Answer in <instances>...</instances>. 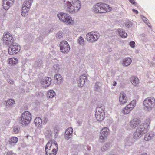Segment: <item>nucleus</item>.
Here are the masks:
<instances>
[{
    "mask_svg": "<svg viewBox=\"0 0 155 155\" xmlns=\"http://www.w3.org/2000/svg\"><path fill=\"white\" fill-rule=\"evenodd\" d=\"M130 46L132 48H134L135 46V42L134 41H131L129 43Z\"/></svg>",
    "mask_w": 155,
    "mask_h": 155,
    "instance_id": "obj_44",
    "label": "nucleus"
},
{
    "mask_svg": "<svg viewBox=\"0 0 155 155\" xmlns=\"http://www.w3.org/2000/svg\"><path fill=\"white\" fill-rule=\"evenodd\" d=\"M112 144L110 142H107L105 143L104 145L102 147V150H107L109 149L111 147Z\"/></svg>",
    "mask_w": 155,
    "mask_h": 155,
    "instance_id": "obj_29",
    "label": "nucleus"
},
{
    "mask_svg": "<svg viewBox=\"0 0 155 155\" xmlns=\"http://www.w3.org/2000/svg\"><path fill=\"white\" fill-rule=\"evenodd\" d=\"M141 17L143 21L147 25H148L147 19L143 15H141Z\"/></svg>",
    "mask_w": 155,
    "mask_h": 155,
    "instance_id": "obj_42",
    "label": "nucleus"
},
{
    "mask_svg": "<svg viewBox=\"0 0 155 155\" xmlns=\"http://www.w3.org/2000/svg\"><path fill=\"white\" fill-rule=\"evenodd\" d=\"M100 36L99 34L97 32H90L86 34V39L90 42L93 43L98 39Z\"/></svg>",
    "mask_w": 155,
    "mask_h": 155,
    "instance_id": "obj_8",
    "label": "nucleus"
},
{
    "mask_svg": "<svg viewBox=\"0 0 155 155\" xmlns=\"http://www.w3.org/2000/svg\"><path fill=\"white\" fill-rule=\"evenodd\" d=\"M131 83L134 86H137L139 83V80L136 77H133L131 80Z\"/></svg>",
    "mask_w": 155,
    "mask_h": 155,
    "instance_id": "obj_28",
    "label": "nucleus"
},
{
    "mask_svg": "<svg viewBox=\"0 0 155 155\" xmlns=\"http://www.w3.org/2000/svg\"><path fill=\"white\" fill-rule=\"evenodd\" d=\"M50 150H54L53 152H55L58 150V145L57 142L54 140H50L47 143L45 147Z\"/></svg>",
    "mask_w": 155,
    "mask_h": 155,
    "instance_id": "obj_13",
    "label": "nucleus"
},
{
    "mask_svg": "<svg viewBox=\"0 0 155 155\" xmlns=\"http://www.w3.org/2000/svg\"><path fill=\"white\" fill-rule=\"evenodd\" d=\"M93 9L97 13H105L110 12L111 8L107 4L98 3L93 7Z\"/></svg>",
    "mask_w": 155,
    "mask_h": 155,
    "instance_id": "obj_3",
    "label": "nucleus"
},
{
    "mask_svg": "<svg viewBox=\"0 0 155 155\" xmlns=\"http://www.w3.org/2000/svg\"><path fill=\"white\" fill-rule=\"evenodd\" d=\"M132 62L131 59L129 57H126L123 59L122 64L124 67L129 66Z\"/></svg>",
    "mask_w": 155,
    "mask_h": 155,
    "instance_id": "obj_18",
    "label": "nucleus"
},
{
    "mask_svg": "<svg viewBox=\"0 0 155 155\" xmlns=\"http://www.w3.org/2000/svg\"><path fill=\"white\" fill-rule=\"evenodd\" d=\"M129 2H130L132 4H134L135 3V1L134 0H129Z\"/></svg>",
    "mask_w": 155,
    "mask_h": 155,
    "instance_id": "obj_49",
    "label": "nucleus"
},
{
    "mask_svg": "<svg viewBox=\"0 0 155 155\" xmlns=\"http://www.w3.org/2000/svg\"><path fill=\"white\" fill-rule=\"evenodd\" d=\"M80 51L83 52V51H84L83 49H81L80 50Z\"/></svg>",
    "mask_w": 155,
    "mask_h": 155,
    "instance_id": "obj_53",
    "label": "nucleus"
},
{
    "mask_svg": "<svg viewBox=\"0 0 155 155\" xmlns=\"http://www.w3.org/2000/svg\"><path fill=\"white\" fill-rule=\"evenodd\" d=\"M73 129L72 127H69L67 128L65 132V139L68 140L72 136Z\"/></svg>",
    "mask_w": 155,
    "mask_h": 155,
    "instance_id": "obj_17",
    "label": "nucleus"
},
{
    "mask_svg": "<svg viewBox=\"0 0 155 155\" xmlns=\"http://www.w3.org/2000/svg\"><path fill=\"white\" fill-rule=\"evenodd\" d=\"M28 15V12L22 11L21 15L22 16L25 17Z\"/></svg>",
    "mask_w": 155,
    "mask_h": 155,
    "instance_id": "obj_46",
    "label": "nucleus"
},
{
    "mask_svg": "<svg viewBox=\"0 0 155 155\" xmlns=\"http://www.w3.org/2000/svg\"><path fill=\"white\" fill-rule=\"evenodd\" d=\"M128 101V98L126 96V94L123 92L120 93L119 95V101L121 104H126Z\"/></svg>",
    "mask_w": 155,
    "mask_h": 155,
    "instance_id": "obj_14",
    "label": "nucleus"
},
{
    "mask_svg": "<svg viewBox=\"0 0 155 155\" xmlns=\"http://www.w3.org/2000/svg\"><path fill=\"white\" fill-rule=\"evenodd\" d=\"M51 78L47 77L42 79L41 83L42 87H46L51 84Z\"/></svg>",
    "mask_w": 155,
    "mask_h": 155,
    "instance_id": "obj_15",
    "label": "nucleus"
},
{
    "mask_svg": "<svg viewBox=\"0 0 155 155\" xmlns=\"http://www.w3.org/2000/svg\"><path fill=\"white\" fill-rule=\"evenodd\" d=\"M149 120L142 123L138 119L135 118L132 120L126 127L127 129L132 130L137 127L133 134V137L135 139L140 138L145 133L147 132L150 126Z\"/></svg>",
    "mask_w": 155,
    "mask_h": 155,
    "instance_id": "obj_1",
    "label": "nucleus"
},
{
    "mask_svg": "<svg viewBox=\"0 0 155 155\" xmlns=\"http://www.w3.org/2000/svg\"><path fill=\"white\" fill-rule=\"evenodd\" d=\"M12 0H3L2 6L3 8L5 10H7L9 8L11 5L12 4Z\"/></svg>",
    "mask_w": 155,
    "mask_h": 155,
    "instance_id": "obj_16",
    "label": "nucleus"
},
{
    "mask_svg": "<svg viewBox=\"0 0 155 155\" xmlns=\"http://www.w3.org/2000/svg\"><path fill=\"white\" fill-rule=\"evenodd\" d=\"M2 39L4 42H5L8 45L14 43L13 42V38L9 32H5L3 34Z\"/></svg>",
    "mask_w": 155,
    "mask_h": 155,
    "instance_id": "obj_11",
    "label": "nucleus"
},
{
    "mask_svg": "<svg viewBox=\"0 0 155 155\" xmlns=\"http://www.w3.org/2000/svg\"><path fill=\"white\" fill-rule=\"evenodd\" d=\"M110 133V130L108 128L104 127L102 128L100 132L99 142L101 143L104 142Z\"/></svg>",
    "mask_w": 155,
    "mask_h": 155,
    "instance_id": "obj_7",
    "label": "nucleus"
},
{
    "mask_svg": "<svg viewBox=\"0 0 155 155\" xmlns=\"http://www.w3.org/2000/svg\"><path fill=\"white\" fill-rule=\"evenodd\" d=\"M95 116L98 121H101L104 119L105 114L104 113H102L101 114L95 113Z\"/></svg>",
    "mask_w": 155,
    "mask_h": 155,
    "instance_id": "obj_22",
    "label": "nucleus"
},
{
    "mask_svg": "<svg viewBox=\"0 0 155 155\" xmlns=\"http://www.w3.org/2000/svg\"><path fill=\"white\" fill-rule=\"evenodd\" d=\"M154 133L150 132L147 133L145 136L144 140L146 141H149L151 140L154 137Z\"/></svg>",
    "mask_w": 155,
    "mask_h": 155,
    "instance_id": "obj_21",
    "label": "nucleus"
},
{
    "mask_svg": "<svg viewBox=\"0 0 155 155\" xmlns=\"http://www.w3.org/2000/svg\"><path fill=\"white\" fill-rule=\"evenodd\" d=\"M120 35L123 38H124L127 36V34L125 31L122 29H118L117 31Z\"/></svg>",
    "mask_w": 155,
    "mask_h": 155,
    "instance_id": "obj_25",
    "label": "nucleus"
},
{
    "mask_svg": "<svg viewBox=\"0 0 155 155\" xmlns=\"http://www.w3.org/2000/svg\"><path fill=\"white\" fill-rule=\"evenodd\" d=\"M77 42L80 45L83 46L84 45V40L82 36L79 37L77 40Z\"/></svg>",
    "mask_w": 155,
    "mask_h": 155,
    "instance_id": "obj_34",
    "label": "nucleus"
},
{
    "mask_svg": "<svg viewBox=\"0 0 155 155\" xmlns=\"http://www.w3.org/2000/svg\"><path fill=\"white\" fill-rule=\"evenodd\" d=\"M55 93L53 90L49 91L48 93V95L49 98H52L55 95Z\"/></svg>",
    "mask_w": 155,
    "mask_h": 155,
    "instance_id": "obj_35",
    "label": "nucleus"
},
{
    "mask_svg": "<svg viewBox=\"0 0 155 155\" xmlns=\"http://www.w3.org/2000/svg\"><path fill=\"white\" fill-rule=\"evenodd\" d=\"M33 2V0H25L23 5L27 6L28 7H30Z\"/></svg>",
    "mask_w": 155,
    "mask_h": 155,
    "instance_id": "obj_36",
    "label": "nucleus"
},
{
    "mask_svg": "<svg viewBox=\"0 0 155 155\" xmlns=\"http://www.w3.org/2000/svg\"><path fill=\"white\" fill-rule=\"evenodd\" d=\"M48 121V119L47 117H45L43 120L42 124H46Z\"/></svg>",
    "mask_w": 155,
    "mask_h": 155,
    "instance_id": "obj_45",
    "label": "nucleus"
},
{
    "mask_svg": "<svg viewBox=\"0 0 155 155\" xmlns=\"http://www.w3.org/2000/svg\"><path fill=\"white\" fill-rule=\"evenodd\" d=\"M117 84V82L116 81H114L113 82V86H115Z\"/></svg>",
    "mask_w": 155,
    "mask_h": 155,
    "instance_id": "obj_51",
    "label": "nucleus"
},
{
    "mask_svg": "<svg viewBox=\"0 0 155 155\" xmlns=\"http://www.w3.org/2000/svg\"><path fill=\"white\" fill-rule=\"evenodd\" d=\"M141 155H147V154L146 153H143Z\"/></svg>",
    "mask_w": 155,
    "mask_h": 155,
    "instance_id": "obj_52",
    "label": "nucleus"
},
{
    "mask_svg": "<svg viewBox=\"0 0 155 155\" xmlns=\"http://www.w3.org/2000/svg\"><path fill=\"white\" fill-rule=\"evenodd\" d=\"M136 100H133L131 101L122 110V112L124 114H128L134 108L136 105Z\"/></svg>",
    "mask_w": 155,
    "mask_h": 155,
    "instance_id": "obj_10",
    "label": "nucleus"
},
{
    "mask_svg": "<svg viewBox=\"0 0 155 155\" xmlns=\"http://www.w3.org/2000/svg\"><path fill=\"white\" fill-rule=\"evenodd\" d=\"M98 84V83H97L96 84V85L97 84Z\"/></svg>",
    "mask_w": 155,
    "mask_h": 155,
    "instance_id": "obj_56",
    "label": "nucleus"
},
{
    "mask_svg": "<svg viewBox=\"0 0 155 155\" xmlns=\"http://www.w3.org/2000/svg\"><path fill=\"white\" fill-rule=\"evenodd\" d=\"M85 155H88V154H87V153H86L85 154Z\"/></svg>",
    "mask_w": 155,
    "mask_h": 155,
    "instance_id": "obj_55",
    "label": "nucleus"
},
{
    "mask_svg": "<svg viewBox=\"0 0 155 155\" xmlns=\"http://www.w3.org/2000/svg\"><path fill=\"white\" fill-rule=\"evenodd\" d=\"M30 7H28L27 6H26L25 5H23V4L22 8V11L28 12Z\"/></svg>",
    "mask_w": 155,
    "mask_h": 155,
    "instance_id": "obj_40",
    "label": "nucleus"
},
{
    "mask_svg": "<svg viewBox=\"0 0 155 155\" xmlns=\"http://www.w3.org/2000/svg\"><path fill=\"white\" fill-rule=\"evenodd\" d=\"M125 25V26L127 28H130L131 27L132 25L131 22L129 21H127Z\"/></svg>",
    "mask_w": 155,
    "mask_h": 155,
    "instance_id": "obj_43",
    "label": "nucleus"
},
{
    "mask_svg": "<svg viewBox=\"0 0 155 155\" xmlns=\"http://www.w3.org/2000/svg\"><path fill=\"white\" fill-rule=\"evenodd\" d=\"M6 155H16V154L12 153V151H9L7 153Z\"/></svg>",
    "mask_w": 155,
    "mask_h": 155,
    "instance_id": "obj_48",
    "label": "nucleus"
},
{
    "mask_svg": "<svg viewBox=\"0 0 155 155\" xmlns=\"http://www.w3.org/2000/svg\"><path fill=\"white\" fill-rule=\"evenodd\" d=\"M54 78L57 80L58 84H60L62 82V78L60 74H56L54 76Z\"/></svg>",
    "mask_w": 155,
    "mask_h": 155,
    "instance_id": "obj_32",
    "label": "nucleus"
},
{
    "mask_svg": "<svg viewBox=\"0 0 155 155\" xmlns=\"http://www.w3.org/2000/svg\"><path fill=\"white\" fill-rule=\"evenodd\" d=\"M61 69V67L58 64H56L54 65L53 70L55 72H58Z\"/></svg>",
    "mask_w": 155,
    "mask_h": 155,
    "instance_id": "obj_27",
    "label": "nucleus"
},
{
    "mask_svg": "<svg viewBox=\"0 0 155 155\" xmlns=\"http://www.w3.org/2000/svg\"><path fill=\"white\" fill-rule=\"evenodd\" d=\"M109 155H114V154H109Z\"/></svg>",
    "mask_w": 155,
    "mask_h": 155,
    "instance_id": "obj_54",
    "label": "nucleus"
},
{
    "mask_svg": "<svg viewBox=\"0 0 155 155\" xmlns=\"http://www.w3.org/2000/svg\"><path fill=\"white\" fill-rule=\"evenodd\" d=\"M155 104V100L153 97H149L145 99L143 101L144 109L150 111L153 109Z\"/></svg>",
    "mask_w": 155,
    "mask_h": 155,
    "instance_id": "obj_4",
    "label": "nucleus"
},
{
    "mask_svg": "<svg viewBox=\"0 0 155 155\" xmlns=\"http://www.w3.org/2000/svg\"><path fill=\"white\" fill-rule=\"evenodd\" d=\"M124 142L125 146L130 147L133 145V144L132 139L130 137H127Z\"/></svg>",
    "mask_w": 155,
    "mask_h": 155,
    "instance_id": "obj_20",
    "label": "nucleus"
},
{
    "mask_svg": "<svg viewBox=\"0 0 155 155\" xmlns=\"http://www.w3.org/2000/svg\"><path fill=\"white\" fill-rule=\"evenodd\" d=\"M13 131L14 134H17L20 132V128L18 126H15L14 127Z\"/></svg>",
    "mask_w": 155,
    "mask_h": 155,
    "instance_id": "obj_38",
    "label": "nucleus"
},
{
    "mask_svg": "<svg viewBox=\"0 0 155 155\" xmlns=\"http://www.w3.org/2000/svg\"><path fill=\"white\" fill-rule=\"evenodd\" d=\"M52 132L50 130H47L45 133V135L47 138H50L52 137Z\"/></svg>",
    "mask_w": 155,
    "mask_h": 155,
    "instance_id": "obj_33",
    "label": "nucleus"
},
{
    "mask_svg": "<svg viewBox=\"0 0 155 155\" xmlns=\"http://www.w3.org/2000/svg\"><path fill=\"white\" fill-rule=\"evenodd\" d=\"M87 79V77L85 74H83L81 76L78 81V83L80 87L82 86L85 84V80Z\"/></svg>",
    "mask_w": 155,
    "mask_h": 155,
    "instance_id": "obj_19",
    "label": "nucleus"
},
{
    "mask_svg": "<svg viewBox=\"0 0 155 155\" xmlns=\"http://www.w3.org/2000/svg\"><path fill=\"white\" fill-rule=\"evenodd\" d=\"M31 119V113L28 111H26L22 114L20 122L22 125L27 126L30 123Z\"/></svg>",
    "mask_w": 155,
    "mask_h": 155,
    "instance_id": "obj_6",
    "label": "nucleus"
},
{
    "mask_svg": "<svg viewBox=\"0 0 155 155\" xmlns=\"http://www.w3.org/2000/svg\"><path fill=\"white\" fill-rule=\"evenodd\" d=\"M61 52L64 53H67L70 50V46L68 42L65 41L61 42L60 44Z\"/></svg>",
    "mask_w": 155,
    "mask_h": 155,
    "instance_id": "obj_12",
    "label": "nucleus"
},
{
    "mask_svg": "<svg viewBox=\"0 0 155 155\" xmlns=\"http://www.w3.org/2000/svg\"><path fill=\"white\" fill-rule=\"evenodd\" d=\"M105 108L103 106H99L96 109L95 113L101 114L102 113H104Z\"/></svg>",
    "mask_w": 155,
    "mask_h": 155,
    "instance_id": "obj_24",
    "label": "nucleus"
},
{
    "mask_svg": "<svg viewBox=\"0 0 155 155\" xmlns=\"http://www.w3.org/2000/svg\"><path fill=\"white\" fill-rule=\"evenodd\" d=\"M42 64V61H36L35 62L34 64V66L35 67L37 68H39L41 66Z\"/></svg>",
    "mask_w": 155,
    "mask_h": 155,
    "instance_id": "obj_37",
    "label": "nucleus"
},
{
    "mask_svg": "<svg viewBox=\"0 0 155 155\" xmlns=\"http://www.w3.org/2000/svg\"><path fill=\"white\" fill-rule=\"evenodd\" d=\"M18 141V138L17 137H13L10 139L9 142L11 145H14Z\"/></svg>",
    "mask_w": 155,
    "mask_h": 155,
    "instance_id": "obj_30",
    "label": "nucleus"
},
{
    "mask_svg": "<svg viewBox=\"0 0 155 155\" xmlns=\"http://www.w3.org/2000/svg\"><path fill=\"white\" fill-rule=\"evenodd\" d=\"M9 47L8 52L9 54L12 55L18 53L20 50V47L17 43L15 42L12 43L8 45Z\"/></svg>",
    "mask_w": 155,
    "mask_h": 155,
    "instance_id": "obj_9",
    "label": "nucleus"
},
{
    "mask_svg": "<svg viewBox=\"0 0 155 155\" xmlns=\"http://www.w3.org/2000/svg\"><path fill=\"white\" fill-rule=\"evenodd\" d=\"M63 35V33L62 32H59L57 34L56 37L58 38H60L62 37Z\"/></svg>",
    "mask_w": 155,
    "mask_h": 155,
    "instance_id": "obj_41",
    "label": "nucleus"
},
{
    "mask_svg": "<svg viewBox=\"0 0 155 155\" xmlns=\"http://www.w3.org/2000/svg\"><path fill=\"white\" fill-rule=\"evenodd\" d=\"M34 122L35 125L38 127H41L42 124V120L39 117H36L35 119Z\"/></svg>",
    "mask_w": 155,
    "mask_h": 155,
    "instance_id": "obj_23",
    "label": "nucleus"
},
{
    "mask_svg": "<svg viewBox=\"0 0 155 155\" xmlns=\"http://www.w3.org/2000/svg\"><path fill=\"white\" fill-rule=\"evenodd\" d=\"M64 8L70 13L77 12L80 9L81 4L78 0H64Z\"/></svg>",
    "mask_w": 155,
    "mask_h": 155,
    "instance_id": "obj_2",
    "label": "nucleus"
},
{
    "mask_svg": "<svg viewBox=\"0 0 155 155\" xmlns=\"http://www.w3.org/2000/svg\"><path fill=\"white\" fill-rule=\"evenodd\" d=\"M45 150L46 154L47 155H56L58 150H56L55 152H53L54 150L48 149L46 147H45Z\"/></svg>",
    "mask_w": 155,
    "mask_h": 155,
    "instance_id": "obj_26",
    "label": "nucleus"
},
{
    "mask_svg": "<svg viewBox=\"0 0 155 155\" xmlns=\"http://www.w3.org/2000/svg\"><path fill=\"white\" fill-rule=\"evenodd\" d=\"M8 82L10 84H14V81L10 79H8L7 80Z\"/></svg>",
    "mask_w": 155,
    "mask_h": 155,
    "instance_id": "obj_47",
    "label": "nucleus"
},
{
    "mask_svg": "<svg viewBox=\"0 0 155 155\" xmlns=\"http://www.w3.org/2000/svg\"><path fill=\"white\" fill-rule=\"evenodd\" d=\"M18 62V59L16 58H11L9 59V63L11 65L16 64Z\"/></svg>",
    "mask_w": 155,
    "mask_h": 155,
    "instance_id": "obj_31",
    "label": "nucleus"
},
{
    "mask_svg": "<svg viewBox=\"0 0 155 155\" xmlns=\"http://www.w3.org/2000/svg\"><path fill=\"white\" fill-rule=\"evenodd\" d=\"M57 16L59 20L64 23H66L68 25H73L74 24V21L72 19L71 17L66 13H59L57 14Z\"/></svg>",
    "mask_w": 155,
    "mask_h": 155,
    "instance_id": "obj_5",
    "label": "nucleus"
},
{
    "mask_svg": "<svg viewBox=\"0 0 155 155\" xmlns=\"http://www.w3.org/2000/svg\"><path fill=\"white\" fill-rule=\"evenodd\" d=\"M15 101L13 100L9 99L6 101L7 105L9 106H12L15 104Z\"/></svg>",
    "mask_w": 155,
    "mask_h": 155,
    "instance_id": "obj_39",
    "label": "nucleus"
},
{
    "mask_svg": "<svg viewBox=\"0 0 155 155\" xmlns=\"http://www.w3.org/2000/svg\"><path fill=\"white\" fill-rule=\"evenodd\" d=\"M132 10L133 12L136 13V14H138V11L136 10H135L134 9H132Z\"/></svg>",
    "mask_w": 155,
    "mask_h": 155,
    "instance_id": "obj_50",
    "label": "nucleus"
}]
</instances>
